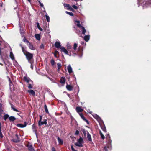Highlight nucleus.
Listing matches in <instances>:
<instances>
[{
    "instance_id": "nucleus-1",
    "label": "nucleus",
    "mask_w": 151,
    "mask_h": 151,
    "mask_svg": "<svg viewBox=\"0 0 151 151\" xmlns=\"http://www.w3.org/2000/svg\"><path fill=\"white\" fill-rule=\"evenodd\" d=\"M22 51L24 55L26 56L27 59L28 60V62L30 63H33L32 60L33 54L26 51L24 50V47L22 46Z\"/></svg>"
},
{
    "instance_id": "nucleus-2",
    "label": "nucleus",
    "mask_w": 151,
    "mask_h": 151,
    "mask_svg": "<svg viewBox=\"0 0 151 151\" xmlns=\"http://www.w3.org/2000/svg\"><path fill=\"white\" fill-rule=\"evenodd\" d=\"M80 21L78 20H75V24L79 28H81L82 29V33L83 35H85V33L86 32V30L84 27L82 26L80 24Z\"/></svg>"
},
{
    "instance_id": "nucleus-3",
    "label": "nucleus",
    "mask_w": 151,
    "mask_h": 151,
    "mask_svg": "<svg viewBox=\"0 0 151 151\" xmlns=\"http://www.w3.org/2000/svg\"><path fill=\"white\" fill-rule=\"evenodd\" d=\"M106 139L107 140V147L108 148H110L111 145V140L110 139V135L108 134L107 136L106 137Z\"/></svg>"
},
{
    "instance_id": "nucleus-4",
    "label": "nucleus",
    "mask_w": 151,
    "mask_h": 151,
    "mask_svg": "<svg viewBox=\"0 0 151 151\" xmlns=\"http://www.w3.org/2000/svg\"><path fill=\"white\" fill-rule=\"evenodd\" d=\"M83 139L82 138L80 137L78 140V142L75 143V145L77 146L82 147L83 146Z\"/></svg>"
},
{
    "instance_id": "nucleus-5",
    "label": "nucleus",
    "mask_w": 151,
    "mask_h": 151,
    "mask_svg": "<svg viewBox=\"0 0 151 151\" xmlns=\"http://www.w3.org/2000/svg\"><path fill=\"white\" fill-rule=\"evenodd\" d=\"M93 117L96 119L98 122L100 123L101 122V119L100 117L96 114H94L93 115Z\"/></svg>"
},
{
    "instance_id": "nucleus-6",
    "label": "nucleus",
    "mask_w": 151,
    "mask_h": 151,
    "mask_svg": "<svg viewBox=\"0 0 151 151\" xmlns=\"http://www.w3.org/2000/svg\"><path fill=\"white\" fill-rule=\"evenodd\" d=\"M61 51L64 52L65 54L68 55V52L67 50L63 47H61L60 48Z\"/></svg>"
},
{
    "instance_id": "nucleus-7",
    "label": "nucleus",
    "mask_w": 151,
    "mask_h": 151,
    "mask_svg": "<svg viewBox=\"0 0 151 151\" xmlns=\"http://www.w3.org/2000/svg\"><path fill=\"white\" fill-rule=\"evenodd\" d=\"M27 147L30 151H35L32 145L29 144L27 145Z\"/></svg>"
},
{
    "instance_id": "nucleus-8",
    "label": "nucleus",
    "mask_w": 151,
    "mask_h": 151,
    "mask_svg": "<svg viewBox=\"0 0 151 151\" xmlns=\"http://www.w3.org/2000/svg\"><path fill=\"white\" fill-rule=\"evenodd\" d=\"M24 79L26 82L28 83L30 82H32V81L31 79L29 77L26 76L24 77Z\"/></svg>"
},
{
    "instance_id": "nucleus-9",
    "label": "nucleus",
    "mask_w": 151,
    "mask_h": 151,
    "mask_svg": "<svg viewBox=\"0 0 151 151\" xmlns=\"http://www.w3.org/2000/svg\"><path fill=\"white\" fill-rule=\"evenodd\" d=\"M55 47L58 48H60V47H62L60 45V43L59 42H56L55 43Z\"/></svg>"
},
{
    "instance_id": "nucleus-10",
    "label": "nucleus",
    "mask_w": 151,
    "mask_h": 151,
    "mask_svg": "<svg viewBox=\"0 0 151 151\" xmlns=\"http://www.w3.org/2000/svg\"><path fill=\"white\" fill-rule=\"evenodd\" d=\"M67 70L69 73H70L72 72L73 71L72 68L70 64H69L67 67Z\"/></svg>"
},
{
    "instance_id": "nucleus-11",
    "label": "nucleus",
    "mask_w": 151,
    "mask_h": 151,
    "mask_svg": "<svg viewBox=\"0 0 151 151\" xmlns=\"http://www.w3.org/2000/svg\"><path fill=\"white\" fill-rule=\"evenodd\" d=\"M24 124H18L17 125V126L21 128H23L25 127L27 125V123L26 122H24Z\"/></svg>"
},
{
    "instance_id": "nucleus-12",
    "label": "nucleus",
    "mask_w": 151,
    "mask_h": 151,
    "mask_svg": "<svg viewBox=\"0 0 151 151\" xmlns=\"http://www.w3.org/2000/svg\"><path fill=\"white\" fill-rule=\"evenodd\" d=\"M27 92L29 93L30 95H32L33 96H35V93L33 90H28L27 91Z\"/></svg>"
},
{
    "instance_id": "nucleus-13",
    "label": "nucleus",
    "mask_w": 151,
    "mask_h": 151,
    "mask_svg": "<svg viewBox=\"0 0 151 151\" xmlns=\"http://www.w3.org/2000/svg\"><path fill=\"white\" fill-rule=\"evenodd\" d=\"M79 115L81 117V118L83 119V120L86 121V122L87 123V124H88V121L85 118L83 114L82 113H80Z\"/></svg>"
},
{
    "instance_id": "nucleus-14",
    "label": "nucleus",
    "mask_w": 151,
    "mask_h": 151,
    "mask_svg": "<svg viewBox=\"0 0 151 151\" xmlns=\"http://www.w3.org/2000/svg\"><path fill=\"white\" fill-rule=\"evenodd\" d=\"M29 49L33 50H35V48L31 44L30 42L27 44Z\"/></svg>"
},
{
    "instance_id": "nucleus-15",
    "label": "nucleus",
    "mask_w": 151,
    "mask_h": 151,
    "mask_svg": "<svg viewBox=\"0 0 151 151\" xmlns=\"http://www.w3.org/2000/svg\"><path fill=\"white\" fill-rule=\"evenodd\" d=\"M65 82V78L64 77H62L60 80V82L61 83H64Z\"/></svg>"
},
{
    "instance_id": "nucleus-16",
    "label": "nucleus",
    "mask_w": 151,
    "mask_h": 151,
    "mask_svg": "<svg viewBox=\"0 0 151 151\" xmlns=\"http://www.w3.org/2000/svg\"><path fill=\"white\" fill-rule=\"evenodd\" d=\"M76 111L78 113H79L80 112H81L83 111V109H81L80 107H77L76 109Z\"/></svg>"
},
{
    "instance_id": "nucleus-17",
    "label": "nucleus",
    "mask_w": 151,
    "mask_h": 151,
    "mask_svg": "<svg viewBox=\"0 0 151 151\" xmlns=\"http://www.w3.org/2000/svg\"><path fill=\"white\" fill-rule=\"evenodd\" d=\"M43 124H47V122L46 121H44V122H41L40 121H39L38 124L39 126H41Z\"/></svg>"
},
{
    "instance_id": "nucleus-18",
    "label": "nucleus",
    "mask_w": 151,
    "mask_h": 151,
    "mask_svg": "<svg viewBox=\"0 0 151 151\" xmlns=\"http://www.w3.org/2000/svg\"><path fill=\"white\" fill-rule=\"evenodd\" d=\"M66 88L68 90L70 91H71L73 88V87L69 85H67Z\"/></svg>"
},
{
    "instance_id": "nucleus-19",
    "label": "nucleus",
    "mask_w": 151,
    "mask_h": 151,
    "mask_svg": "<svg viewBox=\"0 0 151 151\" xmlns=\"http://www.w3.org/2000/svg\"><path fill=\"white\" fill-rule=\"evenodd\" d=\"M88 140L90 141V142H91L92 140V138L91 137V135L89 133H88V134L87 135V137Z\"/></svg>"
},
{
    "instance_id": "nucleus-20",
    "label": "nucleus",
    "mask_w": 151,
    "mask_h": 151,
    "mask_svg": "<svg viewBox=\"0 0 151 151\" xmlns=\"http://www.w3.org/2000/svg\"><path fill=\"white\" fill-rule=\"evenodd\" d=\"M10 57L12 60H14V55L12 51L10 52Z\"/></svg>"
},
{
    "instance_id": "nucleus-21",
    "label": "nucleus",
    "mask_w": 151,
    "mask_h": 151,
    "mask_svg": "<svg viewBox=\"0 0 151 151\" xmlns=\"http://www.w3.org/2000/svg\"><path fill=\"white\" fill-rule=\"evenodd\" d=\"M9 120L11 121H14L16 119L13 116H11L9 117Z\"/></svg>"
},
{
    "instance_id": "nucleus-22",
    "label": "nucleus",
    "mask_w": 151,
    "mask_h": 151,
    "mask_svg": "<svg viewBox=\"0 0 151 151\" xmlns=\"http://www.w3.org/2000/svg\"><path fill=\"white\" fill-rule=\"evenodd\" d=\"M82 131L85 136H86V134L87 135L88 133H89L86 130L84 129H82Z\"/></svg>"
},
{
    "instance_id": "nucleus-23",
    "label": "nucleus",
    "mask_w": 151,
    "mask_h": 151,
    "mask_svg": "<svg viewBox=\"0 0 151 151\" xmlns=\"http://www.w3.org/2000/svg\"><path fill=\"white\" fill-rule=\"evenodd\" d=\"M89 35H86L84 37V39L87 42L89 39Z\"/></svg>"
},
{
    "instance_id": "nucleus-24",
    "label": "nucleus",
    "mask_w": 151,
    "mask_h": 151,
    "mask_svg": "<svg viewBox=\"0 0 151 151\" xmlns=\"http://www.w3.org/2000/svg\"><path fill=\"white\" fill-rule=\"evenodd\" d=\"M32 129L33 131V132H35V134H36V132L37 130L36 129V126L34 124H33L32 126Z\"/></svg>"
},
{
    "instance_id": "nucleus-25",
    "label": "nucleus",
    "mask_w": 151,
    "mask_h": 151,
    "mask_svg": "<svg viewBox=\"0 0 151 151\" xmlns=\"http://www.w3.org/2000/svg\"><path fill=\"white\" fill-rule=\"evenodd\" d=\"M35 36L37 40H40V35L39 34H36L35 35Z\"/></svg>"
},
{
    "instance_id": "nucleus-26",
    "label": "nucleus",
    "mask_w": 151,
    "mask_h": 151,
    "mask_svg": "<svg viewBox=\"0 0 151 151\" xmlns=\"http://www.w3.org/2000/svg\"><path fill=\"white\" fill-rule=\"evenodd\" d=\"M58 140L59 144L62 145L63 144V140L59 137H58Z\"/></svg>"
},
{
    "instance_id": "nucleus-27",
    "label": "nucleus",
    "mask_w": 151,
    "mask_h": 151,
    "mask_svg": "<svg viewBox=\"0 0 151 151\" xmlns=\"http://www.w3.org/2000/svg\"><path fill=\"white\" fill-rule=\"evenodd\" d=\"M3 137V135L1 132V123H0V138H2Z\"/></svg>"
},
{
    "instance_id": "nucleus-28",
    "label": "nucleus",
    "mask_w": 151,
    "mask_h": 151,
    "mask_svg": "<svg viewBox=\"0 0 151 151\" xmlns=\"http://www.w3.org/2000/svg\"><path fill=\"white\" fill-rule=\"evenodd\" d=\"M99 133L101 136V138L103 139H104L105 138V137L104 136V135L101 132V131H99Z\"/></svg>"
},
{
    "instance_id": "nucleus-29",
    "label": "nucleus",
    "mask_w": 151,
    "mask_h": 151,
    "mask_svg": "<svg viewBox=\"0 0 151 151\" xmlns=\"http://www.w3.org/2000/svg\"><path fill=\"white\" fill-rule=\"evenodd\" d=\"M57 65H58V69L57 70V71H58L59 72L60 71L59 70L61 68V64L60 63H58Z\"/></svg>"
},
{
    "instance_id": "nucleus-30",
    "label": "nucleus",
    "mask_w": 151,
    "mask_h": 151,
    "mask_svg": "<svg viewBox=\"0 0 151 151\" xmlns=\"http://www.w3.org/2000/svg\"><path fill=\"white\" fill-rule=\"evenodd\" d=\"M67 48L68 50L71 49V45L69 43H68L67 45Z\"/></svg>"
},
{
    "instance_id": "nucleus-31",
    "label": "nucleus",
    "mask_w": 151,
    "mask_h": 151,
    "mask_svg": "<svg viewBox=\"0 0 151 151\" xmlns=\"http://www.w3.org/2000/svg\"><path fill=\"white\" fill-rule=\"evenodd\" d=\"M9 116L8 114H6L4 116V120H6L8 118H9Z\"/></svg>"
},
{
    "instance_id": "nucleus-32",
    "label": "nucleus",
    "mask_w": 151,
    "mask_h": 151,
    "mask_svg": "<svg viewBox=\"0 0 151 151\" xmlns=\"http://www.w3.org/2000/svg\"><path fill=\"white\" fill-rule=\"evenodd\" d=\"M46 18V19L47 21V22H49L50 20V19L49 16L47 15V13H46V14L45 15Z\"/></svg>"
},
{
    "instance_id": "nucleus-33",
    "label": "nucleus",
    "mask_w": 151,
    "mask_h": 151,
    "mask_svg": "<svg viewBox=\"0 0 151 151\" xmlns=\"http://www.w3.org/2000/svg\"><path fill=\"white\" fill-rule=\"evenodd\" d=\"M45 110L46 112L47 113H49L48 111V110L47 107L46 105H45Z\"/></svg>"
},
{
    "instance_id": "nucleus-34",
    "label": "nucleus",
    "mask_w": 151,
    "mask_h": 151,
    "mask_svg": "<svg viewBox=\"0 0 151 151\" xmlns=\"http://www.w3.org/2000/svg\"><path fill=\"white\" fill-rule=\"evenodd\" d=\"M66 13L71 16H73V13L71 12H69L67 11H66Z\"/></svg>"
},
{
    "instance_id": "nucleus-35",
    "label": "nucleus",
    "mask_w": 151,
    "mask_h": 151,
    "mask_svg": "<svg viewBox=\"0 0 151 151\" xmlns=\"http://www.w3.org/2000/svg\"><path fill=\"white\" fill-rule=\"evenodd\" d=\"M78 46V44L76 43H75L73 45V48L75 50H76V48Z\"/></svg>"
},
{
    "instance_id": "nucleus-36",
    "label": "nucleus",
    "mask_w": 151,
    "mask_h": 151,
    "mask_svg": "<svg viewBox=\"0 0 151 151\" xmlns=\"http://www.w3.org/2000/svg\"><path fill=\"white\" fill-rule=\"evenodd\" d=\"M23 41L25 42H26L27 43V44H29L30 42L27 40L26 38L25 37H24V38L23 39Z\"/></svg>"
},
{
    "instance_id": "nucleus-37",
    "label": "nucleus",
    "mask_w": 151,
    "mask_h": 151,
    "mask_svg": "<svg viewBox=\"0 0 151 151\" xmlns=\"http://www.w3.org/2000/svg\"><path fill=\"white\" fill-rule=\"evenodd\" d=\"M11 108L14 111L16 112H19V111L17 110L16 108H14L13 106H11Z\"/></svg>"
},
{
    "instance_id": "nucleus-38",
    "label": "nucleus",
    "mask_w": 151,
    "mask_h": 151,
    "mask_svg": "<svg viewBox=\"0 0 151 151\" xmlns=\"http://www.w3.org/2000/svg\"><path fill=\"white\" fill-rule=\"evenodd\" d=\"M55 62L52 59L51 60L50 63L52 65H54V64H55Z\"/></svg>"
},
{
    "instance_id": "nucleus-39",
    "label": "nucleus",
    "mask_w": 151,
    "mask_h": 151,
    "mask_svg": "<svg viewBox=\"0 0 151 151\" xmlns=\"http://www.w3.org/2000/svg\"><path fill=\"white\" fill-rule=\"evenodd\" d=\"M64 6L65 7H67V8H68L70 6L69 4H64Z\"/></svg>"
},
{
    "instance_id": "nucleus-40",
    "label": "nucleus",
    "mask_w": 151,
    "mask_h": 151,
    "mask_svg": "<svg viewBox=\"0 0 151 151\" xmlns=\"http://www.w3.org/2000/svg\"><path fill=\"white\" fill-rule=\"evenodd\" d=\"M44 30H45V31H46V32L47 33H49L50 32V30H49V28H47H47Z\"/></svg>"
},
{
    "instance_id": "nucleus-41",
    "label": "nucleus",
    "mask_w": 151,
    "mask_h": 151,
    "mask_svg": "<svg viewBox=\"0 0 151 151\" xmlns=\"http://www.w3.org/2000/svg\"><path fill=\"white\" fill-rule=\"evenodd\" d=\"M28 88L29 89L32 88H33L32 86L31 85V84L29 83L28 84Z\"/></svg>"
},
{
    "instance_id": "nucleus-42",
    "label": "nucleus",
    "mask_w": 151,
    "mask_h": 151,
    "mask_svg": "<svg viewBox=\"0 0 151 151\" xmlns=\"http://www.w3.org/2000/svg\"><path fill=\"white\" fill-rule=\"evenodd\" d=\"M67 9L70 10L72 11H73V8L70 6L68 8H67Z\"/></svg>"
},
{
    "instance_id": "nucleus-43",
    "label": "nucleus",
    "mask_w": 151,
    "mask_h": 151,
    "mask_svg": "<svg viewBox=\"0 0 151 151\" xmlns=\"http://www.w3.org/2000/svg\"><path fill=\"white\" fill-rule=\"evenodd\" d=\"M72 7L76 9H77L78 8V7L74 5H72Z\"/></svg>"
},
{
    "instance_id": "nucleus-44",
    "label": "nucleus",
    "mask_w": 151,
    "mask_h": 151,
    "mask_svg": "<svg viewBox=\"0 0 151 151\" xmlns=\"http://www.w3.org/2000/svg\"><path fill=\"white\" fill-rule=\"evenodd\" d=\"M38 2L40 4V6L41 7H43L44 5L42 3H41L40 1H38Z\"/></svg>"
},
{
    "instance_id": "nucleus-45",
    "label": "nucleus",
    "mask_w": 151,
    "mask_h": 151,
    "mask_svg": "<svg viewBox=\"0 0 151 151\" xmlns=\"http://www.w3.org/2000/svg\"><path fill=\"white\" fill-rule=\"evenodd\" d=\"M79 134V132L78 131V130H76V132H75V134L76 135H78Z\"/></svg>"
},
{
    "instance_id": "nucleus-46",
    "label": "nucleus",
    "mask_w": 151,
    "mask_h": 151,
    "mask_svg": "<svg viewBox=\"0 0 151 151\" xmlns=\"http://www.w3.org/2000/svg\"><path fill=\"white\" fill-rule=\"evenodd\" d=\"M20 33L21 34H23L24 33V31L22 29H20Z\"/></svg>"
},
{
    "instance_id": "nucleus-47",
    "label": "nucleus",
    "mask_w": 151,
    "mask_h": 151,
    "mask_svg": "<svg viewBox=\"0 0 151 151\" xmlns=\"http://www.w3.org/2000/svg\"><path fill=\"white\" fill-rule=\"evenodd\" d=\"M44 47V46L43 44H42L40 46V48L42 49Z\"/></svg>"
},
{
    "instance_id": "nucleus-48",
    "label": "nucleus",
    "mask_w": 151,
    "mask_h": 151,
    "mask_svg": "<svg viewBox=\"0 0 151 151\" xmlns=\"http://www.w3.org/2000/svg\"><path fill=\"white\" fill-rule=\"evenodd\" d=\"M30 63L31 64V66H30V67L32 69H33V65H32V63Z\"/></svg>"
},
{
    "instance_id": "nucleus-49",
    "label": "nucleus",
    "mask_w": 151,
    "mask_h": 151,
    "mask_svg": "<svg viewBox=\"0 0 151 151\" xmlns=\"http://www.w3.org/2000/svg\"><path fill=\"white\" fill-rule=\"evenodd\" d=\"M107 148H109L108 147H107V146H105L104 147V149L105 151H108L107 149Z\"/></svg>"
},
{
    "instance_id": "nucleus-50",
    "label": "nucleus",
    "mask_w": 151,
    "mask_h": 151,
    "mask_svg": "<svg viewBox=\"0 0 151 151\" xmlns=\"http://www.w3.org/2000/svg\"><path fill=\"white\" fill-rule=\"evenodd\" d=\"M71 148L72 151H74L75 150L73 148L72 145L71 146Z\"/></svg>"
},
{
    "instance_id": "nucleus-51",
    "label": "nucleus",
    "mask_w": 151,
    "mask_h": 151,
    "mask_svg": "<svg viewBox=\"0 0 151 151\" xmlns=\"http://www.w3.org/2000/svg\"><path fill=\"white\" fill-rule=\"evenodd\" d=\"M52 151H56L55 148L54 147H52Z\"/></svg>"
},
{
    "instance_id": "nucleus-52",
    "label": "nucleus",
    "mask_w": 151,
    "mask_h": 151,
    "mask_svg": "<svg viewBox=\"0 0 151 151\" xmlns=\"http://www.w3.org/2000/svg\"><path fill=\"white\" fill-rule=\"evenodd\" d=\"M102 130L104 131L105 132H106V129L105 128H103Z\"/></svg>"
},
{
    "instance_id": "nucleus-53",
    "label": "nucleus",
    "mask_w": 151,
    "mask_h": 151,
    "mask_svg": "<svg viewBox=\"0 0 151 151\" xmlns=\"http://www.w3.org/2000/svg\"><path fill=\"white\" fill-rule=\"evenodd\" d=\"M37 28H39V27H40V26L39 24V23H37Z\"/></svg>"
},
{
    "instance_id": "nucleus-54",
    "label": "nucleus",
    "mask_w": 151,
    "mask_h": 151,
    "mask_svg": "<svg viewBox=\"0 0 151 151\" xmlns=\"http://www.w3.org/2000/svg\"><path fill=\"white\" fill-rule=\"evenodd\" d=\"M38 29L40 31H42V30H43V29H42L40 27H39V28H38Z\"/></svg>"
},
{
    "instance_id": "nucleus-55",
    "label": "nucleus",
    "mask_w": 151,
    "mask_h": 151,
    "mask_svg": "<svg viewBox=\"0 0 151 151\" xmlns=\"http://www.w3.org/2000/svg\"><path fill=\"white\" fill-rule=\"evenodd\" d=\"M0 55H1V49L0 48Z\"/></svg>"
},
{
    "instance_id": "nucleus-56",
    "label": "nucleus",
    "mask_w": 151,
    "mask_h": 151,
    "mask_svg": "<svg viewBox=\"0 0 151 151\" xmlns=\"http://www.w3.org/2000/svg\"><path fill=\"white\" fill-rule=\"evenodd\" d=\"M40 121H41L42 119V116H40Z\"/></svg>"
},
{
    "instance_id": "nucleus-57",
    "label": "nucleus",
    "mask_w": 151,
    "mask_h": 151,
    "mask_svg": "<svg viewBox=\"0 0 151 151\" xmlns=\"http://www.w3.org/2000/svg\"><path fill=\"white\" fill-rule=\"evenodd\" d=\"M55 53H57V52H58L57 51H55Z\"/></svg>"
},
{
    "instance_id": "nucleus-58",
    "label": "nucleus",
    "mask_w": 151,
    "mask_h": 151,
    "mask_svg": "<svg viewBox=\"0 0 151 151\" xmlns=\"http://www.w3.org/2000/svg\"><path fill=\"white\" fill-rule=\"evenodd\" d=\"M27 1H28L29 2H30V1H31V0H27Z\"/></svg>"
},
{
    "instance_id": "nucleus-59",
    "label": "nucleus",
    "mask_w": 151,
    "mask_h": 151,
    "mask_svg": "<svg viewBox=\"0 0 151 151\" xmlns=\"http://www.w3.org/2000/svg\"><path fill=\"white\" fill-rule=\"evenodd\" d=\"M48 78L49 79H50V80H51V78H50L49 77H48Z\"/></svg>"
},
{
    "instance_id": "nucleus-60",
    "label": "nucleus",
    "mask_w": 151,
    "mask_h": 151,
    "mask_svg": "<svg viewBox=\"0 0 151 151\" xmlns=\"http://www.w3.org/2000/svg\"><path fill=\"white\" fill-rule=\"evenodd\" d=\"M9 81H10V82H11L9 78Z\"/></svg>"
},
{
    "instance_id": "nucleus-61",
    "label": "nucleus",
    "mask_w": 151,
    "mask_h": 151,
    "mask_svg": "<svg viewBox=\"0 0 151 151\" xmlns=\"http://www.w3.org/2000/svg\"><path fill=\"white\" fill-rule=\"evenodd\" d=\"M75 1H78V0H75Z\"/></svg>"
},
{
    "instance_id": "nucleus-62",
    "label": "nucleus",
    "mask_w": 151,
    "mask_h": 151,
    "mask_svg": "<svg viewBox=\"0 0 151 151\" xmlns=\"http://www.w3.org/2000/svg\"><path fill=\"white\" fill-rule=\"evenodd\" d=\"M74 151H78L77 150H75Z\"/></svg>"
},
{
    "instance_id": "nucleus-63",
    "label": "nucleus",
    "mask_w": 151,
    "mask_h": 151,
    "mask_svg": "<svg viewBox=\"0 0 151 151\" xmlns=\"http://www.w3.org/2000/svg\"><path fill=\"white\" fill-rule=\"evenodd\" d=\"M40 0H38V1H40Z\"/></svg>"
}]
</instances>
